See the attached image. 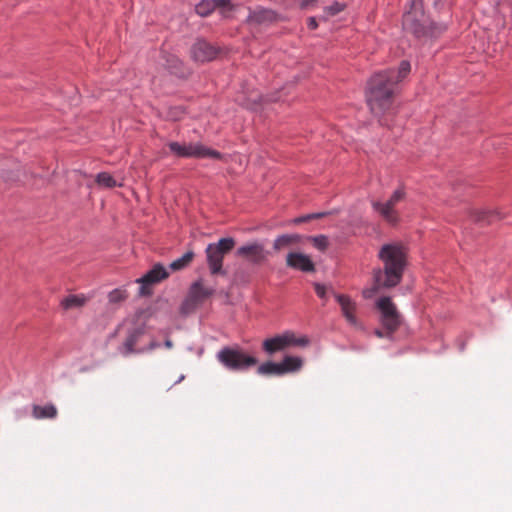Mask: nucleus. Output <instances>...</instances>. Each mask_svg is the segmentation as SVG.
I'll use <instances>...</instances> for the list:
<instances>
[{
  "label": "nucleus",
  "instance_id": "nucleus-1",
  "mask_svg": "<svg viewBox=\"0 0 512 512\" xmlns=\"http://www.w3.org/2000/svg\"><path fill=\"white\" fill-rule=\"evenodd\" d=\"M411 71V64L408 60H402L397 69L389 68L373 74L367 82L366 102L371 112L380 117L381 125L388 126L382 118L392 104L397 91V85L405 79Z\"/></svg>",
  "mask_w": 512,
  "mask_h": 512
},
{
  "label": "nucleus",
  "instance_id": "nucleus-2",
  "mask_svg": "<svg viewBox=\"0 0 512 512\" xmlns=\"http://www.w3.org/2000/svg\"><path fill=\"white\" fill-rule=\"evenodd\" d=\"M383 268L373 270L374 284L371 288L363 290L364 298H371L380 289H390L399 285L403 279L407 266V252L398 244H384L378 253Z\"/></svg>",
  "mask_w": 512,
  "mask_h": 512
},
{
  "label": "nucleus",
  "instance_id": "nucleus-3",
  "mask_svg": "<svg viewBox=\"0 0 512 512\" xmlns=\"http://www.w3.org/2000/svg\"><path fill=\"white\" fill-rule=\"evenodd\" d=\"M403 28L416 39H434L440 37L447 25L433 21L423 10L422 0H412L411 9L403 15Z\"/></svg>",
  "mask_w": 512,
  "mask_h": 512
},
{
  "label": "nucleus",
  "instance_id": "nucleus-4",
  "mask_svg": "<svg viewBox=\"0 0 512 512\" xmlns=\"http://www.w3.org/2000/svg\"><path fill=\"white\" fill-rule=\"evenodd\" d=\"M235 239L225 237L219 239L217 243H210L206 247V260L212 275H225L223 270V260L225 255L231 252L235 246Z\"/></svg>",
  "mask_w": 512,
  "mask_h": 512
},
{
  "label": "nucleus",
  "instance_id": "nucleus-5",
  "mask_svg": "<svg viewBox=\"0 0 512 512\" xmlns=\"http://www.w3.org/2000/svg\"><path fill=\"white\" fill-rule=\"evenodd\" d=\"M216 357L225 368L232 371H244L258 363L257 358L246 354L238 347L225 346Z\"/></svg>",
  "mask_w": 512,
  "mask_h": 512
},
{
  "label": "nucleus",
  "instance_id": "nucleus-6",
  "mask_svg": "<svg viewBox=\"0 0 512 512\" xmlns=\"http://www.w3.org/2000/svg\"><path fill=\"white\" fill-rule=\"evenodd\" d=\"M214 289L204 287L201 280H197L189 288L188 294L181 303L180 312L183 315H188L195 311L201 304L205 302L211 295Z\"/></svg>",
  "mask_w": 512,
  "mask_h": 512
},
{
  "label": "nucleus",
  "instance_id": "nucleus-7",
  "mask_svg": "<svg viewBox=\"0 0 512 512\" xmlns=\"http://www.w3.org/2000/svg\"><path fill=\"white\" fill-rule=\"evenodd\" d=\"M381 312V323L389 334L394 333L401 326V316L395 304L388 296L380 297L376 303Z\"/></svg>",
  "mask_w": 512,
  "mask_h": 512
},
{
  "label": "nucleus",
  "instance_id": "nucleus-8",
  "mask_svg": "<svg viewBox=\"0 0 512 512\" xmlns=\"http://www.w3.org/2000/svg\"><path fill=\"white\" fill-rule=\"evenodd\" d=\"M168 270L161 263H156L142 277L136 280L140 284L139 295L150 296L151 286L160 283L169 277Z\"/></svg>",
  "mask_w": 512,
  "mask_h": 512
},
{
  "label": "nucleus",
  "instance_id": "nucleus-9",
  "mask_svg": "<svg viewBox=\"0 0 512 512\" xmlns=\"http://www.w3.org/2000/svg\"><path fill=\"white\" fill-rule=\"evenodd\" d=\"M147 327L144 323L135 325L128 329L127 337L123 342L120 352L124 356H128L133 353H142L145 349L136 348V345L140 342L142 337L146 334Z\"/></svg>",
  "mask_w": 512,
  "mask_h": 512
},
{
  "label": "nucleus",
  "instance_id": "nucleus-10",
  "mask_svg": "<svg viewBox=\"0 0 512 512\" xmlns=\"http://www.w3.org/2000/svg\"><path fill=\"white\" fill-rule=\"evenodd\" d=\"M219 51L218 47L209 43L205 39H197L191 47V58L195 62H210L217 57Z\"/></svg>",
  "mask_w": 512,
  "mask_h": 512
},
{
  "label": "nucleus",
  "instance_id": "nucleus-11",
  "mask_svg": "<svg viewBox=\"0 0 512 512\" xmlns=\"http://www.w3.org/2000/svg\"><path fill=\"white\" fill-rule=\"evenodd\" d=\"M335 300L341 307V312L346 321L354 327H361L360 322L356 317L357 304L350 296L345 294H334Z\"/></svg>",
  "mask_w": 512,
  "mask_h": 512
},
{
  "label": "nucleus",
  "instance_id": "nucleus-12",
  "mask_svg": "<svg viewBox=\"0 0 512 512\" xmlns=\"http://www.w3.org/2000/svg\"><path fill=\"white\" fill-rule=\"evenodd\" d=\"M186 151L189 154L185 155L184 158H196V159L211 158V159H215V160H222L224 158V155L221 152L214 150L212 148H209L200 142L187 143Z\"/></svg>",
  "mask_w": 512,
  "mask_h": 512
},
{
  "label": "nucleus",
  "instance_id": "nucleus-13",
  "mask_svg": "<svg viewBox=\"0 0 512 512\" xmlns=\"http://www.w3.org/2000/svg\"><path fill=\"white\" fill-rule=\"evenodd\" d=\"M247 20L251 23L263 25L283 21L284 17L272 9L257 7L254 10H250Z\"/></svg>",
  "mask_w": 512,
  "mask_h": 512
},
{
  "label": "nucleus",
  "instance_id": "nucleus-14",
  "mask_svg": "<svg viewBox=\"0 0 512 512\" xmlns=\"http://www.w3.org/2000/svg\"><path fill=\"white\" fill-rule=\"evenodd\" d=\"M236 256L246 258L254 264H259L265 259L264 246L256 241L247 243L237 249Z\"/></svg>",
  "mask_w": 512,
  "mask_h": 512
},
{
  "label": "nucleus",
  "instance_id": "nucleus-15",
  "mask_svg": "<svg viewBox=\"0 0 512 512\" xmlns=\"http://www.w3.org/2000/svg\"><path fill=\"white\" fill-rule=\"evenodd\" d=\"M288 267L302 272H314L315 265L308 255L300 252H290L286 257Z\"/></svg>",
  "mask_w": 512,
  "mask_h": 512
},
{
  "label": "nucleus",
  "instance_id": "nucleus-16",
  "mask_svg": "<svg viewBox=\"0 0 512 512\" xmlns=\"http://www.w3.org/2000/svg\"><path fill=\"white\" fill-rule=\"evenodd\" d=\"M290 339L287 336V331L276 335L272 338H267L262 343V349L269 355L280 352L289 347Z\"/></svg>",
  "mask_w": 512,
  "mask_h": 512
},
{
  "label": "nucleus",
  "instance_id": "nucleus-17",
  "mask_svg": "<svg viewBox=\"0 0 512 512\" xmlns=\"http://www.w3.org/2000/svg\"><path fill=\"white\" fill-rule=\"evenodd\" d=\"M372 208L377 212L387 223L396 225L399 222V214L395 210V207L382 203L380 201H372Z\"/></svg>",
  "mask_w": 512,
  "mask_h": 512
},
{
  "label": "nucleus",
  "instance_id": "nucleus-18",
  "mask_svg": "<svg viewBox=\"0 0 512 512\" xmlns=\"http://www.w3.org/2000/svg\"><path fill=\"white\" fill-rule=\"evenodd\" d=\"M471 217L477 223L492 224L505 216L498 210H473Z\"/></svg>",
  "mask_w": 512,
  "mask_h": 512
},
{
  "label": "nucleus",
  "instance_id": "nucleus-19",
  "mask_svg": "<svg viewBox=\"0 0 512 512\" xmlns=\"http://www.w3.org/2000/svg\"><path fill=\"white\" fill-rule=\"evenodd\" d=\"M58 415V410L53 403H47L43 406L32 405V417L36 420L55 419Z\"/></svg>",
  "mask_w": 512,
  "mask_h": 512
},
{
  "label": "nucleus",
  "instance_id": "nucleus-20",
  "mask_svg": "<svg viewBox=\"0 0 512 512\" xmlns=\"http://www.w3.org/2000/svg\"><path fill=\"white\" fill-rule=\"evenodd\" d=\"M283 375L293 373L301 369L303 360L297 356H285L280 362Z\"/></svg>",
  "mask_w": 512,
  "mask_h": 512
},
{
  "label": "nucleus",
  "instance_id": "nucleus-21",
  "mask_svg": "<svg viewBox=\"0 0 512 512\" xmlns=\"http://www.w3.org/2000/svg\"><path fill=\"white\" fill-rule=\"evenodd\" d=\"M302 237L299 234H283L278 236L273 242V249L279 251L292 244L299 243Z\"/></svg>",
  "mask_w": 512,
  "mask_h": 512
},
{
  "label": "nucleus",
  "instance_id": "nucleus-22",
  "mask_svg": "<svg viewBox=\"0 0 512 512\" xmlns=\"http://www.w3.org/2000/svg\"><path fill=\"white\" fill-rule=\"evenodd\" d=\"M195 257V254L192 250H189L187 251L186 253H184L180 258L172 261L169 265V268L172 270V271H180V270H183L185 268H187L191 262L193 261Z\"/></svg>",
  "mask_w": 512,
  "mask_h": 512
},
{
  "label": "nucleus",
  "instance_id": "nucleus-23",
  "mask_svg": "<svg viewBox=\"0 0 512 512\" xmlns=\"http://www.w3.org/2000/svg\"><path fill=\"white\" fill-rule=\"evenodd\" d=\"M257 373L259 375H267V376H270V375L282 376L283 375L282 369H281V364L275 363L272 361H267L265 363H262L257 368Z\"/></svg>",
  "mask_w": 512,
  "mask_h": 512
},
{
  "label": "nucleus",
  "instance_id": "nucleus-24",
  "mask_svg": "<svg viewBox=\"0 0 512 512\" xmlns=\"http://www.w3.org/2000/svg\"><path fill=\"white\" fill-rule=\"evenodd\" d=\"M217 8L215 0H202L195 6V12L201 17L209 16Z\"/></svg>",
  "mask_w": 512,
  "mask_h": 512
},
{
  "label": "nucleus",
  "instance_id": "nucleus-25",
  "mask_svg": "<svg viewBox=\"0 0 512 512\" xmlns=\"http://www.w3.org/2000/svg\"><path fill=\"white\" fill-rule=\"evenodd\" d=\"M167 67L171 74H174L179 78H183L186 76L183 62L175 56H172L171 58L167 59Z\"/></svg>",
  "mask_w": 512,
  "mask_h": 512
},
{
  "label": "nucleus",
  "instance_id": "nucleus-26",
  "mask_svg": "<svg viewBox=\"0 0 512 512\" xmlns=\"http://www.w3.org/2000/svg\"><path fill=\"white\" fill-rule=\"evenodd\" d=\"M96 183L104 188L121 186V184H118L114 177H112V175L107 172L98 173L96 176Z\"/></svg>",
  "mask_w": 512,
  "mask_h": 512
},
{
  "label": "nucleus",
  "instance_id": "nucleus-27",
  "mask_svg": "<svg viewBox=\"0 0 512 512\" xmlns=\"http://www.w3.org/2000/svg\"><path fill=\"white\" fill-rule=\"evenodd\" d=\"M85 303V298L78 295H69L61 301V306L65 309L81 307Z\"/></svg>",
  "mask_w": 512,
  "mask_h": 512
},
{
  "label": "nucleus",
  "instance_id": "nucleus-28",
  "mask_svg": "<svg viewBox=\"0 0 512 512\" xmlns=\"http://www.w3.org/2000/svg\"><path fill=\"white\" fill-rule=\"evenodd\" d=\"M170 152L175 155L176 157H179V158H184L185 155H188L189 153H187L186 151V146H187V143H180V142H176V141H172V142H169L167 144Z\"/></svg>",
  "mask_w": 512,
  "mask_h": 512
},
{
  "label": "nucleus",
  "instance_id": "nucleus-29",
  "mask_svg": "<svg viewBox=\"0 0 512 512\" xmlns=\"http://www.w3.org/2000/svg\"><path fill=\"white\" fill-rule=\"evenodd\" d=\"M308 239L312 242L313 246L321 252H324L329 246V240L326 235L310 236Z\"/></svg>",
  "mask_w": 512,
  "mask_h": 512
},
{
  "label": "nucleus",
  "instance_id": "nucleus-30",
  "mask_svg": "<svg viewBox=\"0 0 512 512\" xmlns=\"http://www.w3.org/2000/svg\"><path fill=\"white\" fill-rule=\"evenodd\" d=\"M406 197V192L404 187H398L390 196V198L386 201L387 204L395 207L399 202L404 200Z\"/></svg>",
  "mask_w": 512,
  "mask_h": 512
},
{
  "label": "nucleus",
  "instance_id": "nucleus-31",
  "mask_svg": "<svg viewBox=\"0 0 512 512\" xmlns=\"http://www.w3.org/2000/svg\"><path fill=\"white\" fill-rule=\"evenodd\" d=\"M329 213L327 212H318V213H311V214H306V215H302V216H299V217H296L292 220V222L294 224H301V223H304V222H307V221H310V220H313V219H320L326 215H328Z\"/></svg>",
  "mask_w": 512,
  "mask_h": 512
},
{
  "label": "nucleus",
  "instance_id": "nucleus-32",
  "mask_svg": "<svg viewBox=\"0 0 512 512\" xmlns=\"http://www.w3.org/2000/svg\"><path fill=\"white\" fill-rule=\"evenodd\" d=\"M345 8H346V4L345 3H341V2L335 1L331 5L325 7L324 11L329 16H335V15L341 13L342 11H344Z\"/></svg>",
  "mask_w": 512,
  "mask_h": 512
},
{
  "label": "nucleus",
  "instance_id": "nucleus-33",
  "mask_svg": "<svg viewBox=\"0 0 512 512\" xmlns=\"http://www.w3.org/2000/svg\"><path fill=\"white\" fill-rule=\"evenodd\" d=\"M287 336L290 339L289 347L290 346L305 347V346H307L309 344V339L307 337L297 338L295 336V334L293 332H291V331H287Z\"/></svg>",
  "mask_w": 512,
  "mask_h": 512
},
{
  "label": "nucleus",
  "instance_id": "nucleus-34",
  "mask_svg": "<svg viewBox=\"0 0 512 512\" xmlns=\"http://www.w3.org/2000/svg\"><path fill=\"white\" fill-rule=\"evenodd\" d=\"M126 297V292L120 289H114L108 294V299L110 303L122 302L126 299Z\"/></svg>",
  "mask_w": 512,
  "mask_h": 512
},
{
  "label": "nucleus",
  "instance_id": "nucleus-35",
  "mask_svg": "<svg viewBox=\"0 0 512 512\" xmlns=\"http://www.w3.org/2000/svg\"><path fill=\"white\" fill-rule=\"evenodd\" d=\"M314 289L317 294V296L321 299H325L326 297V287L323 284L315 283Z\"/></svg>",
  "mask_w": 512,
  "mask_h": 512
},
{
  "label": "nucleus",
  "instance_id": "nucleus-36",
  "mask_svg": "<svg viewBox=\"0 0 512 512\" xmlns=\"http://www.w3.org/2000/svg\"><path fill=\"white\" fill-rule=\"evenodd\" d=\"M307 26L310 30H315L318 27V23L315 17H309L307 19Z\"/></svg>",
  "mask_w": 512,
  "mask_h": 512
},
{
  "label": "nucleus",
  "instance_id": "nucleus-37",
  "mask_svg": "<svg viewBox=\"0 0 512 512\" xmlns=\"http://www.w3.org/2000/svg\"><path fill=\"white\" fill-rule=\"evenodd\" d=\"M159 347V343H157L156 341L152 340L148 345L147 347H144L143 349H145V351H150V350H153L155 348Z\"/></svg>",
  "mask_w": 512,
  "mask_h": 512
},
{
  "label": "nucleus",
  "instance_id": "nucleus-38",
  "mask_svg": "<svg viewBox=\"0 0 512 512\" xmlns=\"http://www.w3.org/2000/svg\"><path fill=\"white\" fill-rule=\"evenodd\" d=\"M217 2V7H226L230 5V0H215Z\"/></svg>",
  "mask_w": 512,
  "mask_h": 512
},
{
  "label": "nucleus",
  "instance_id": "nucleus-39",
  "mask_svg": "<svg viewBox=\"0 0 512 512\" xmlns=\"http://www.w3.org/2000/svg\"><path fill=\"white\" fill-rule=\"evenodd\" d=\"M313 0H302L301 2V7L302 8H305L306 6L309 5L310 2H312Z\"/></svg>",
  "mask_w": 512,
  "mask_h": 512
},
{
  "label": "nucleus",
  "instance_id": "nucleus-40",
  "mask_svg": "<svg viewBox=\"0 0 512 512\" xmlns=\"http://www.w3.org/2000/svg\"><path fill=\"white\" fill-rule=\"evenodd\" d=\"M164 344H165V346H166L167 348H171V347H172V345H173V343H172V341H171L170 339H167V340L165 341V343H164Z\"/></svg>",
  "mask_w": 512,
  "mask_h": 512
},
{
  "label": "nucleus",
  "instance_id": "nucleus-41",
  "mask_svg": "<svg viewBox=\"0 0 512 512\" xmlns=\"http://www.w3.org/2000/svg\"><path fill=\"white\" fill-rule=\"evenodd\" d=\"M375 334H376L378 337H382V336H383V333H382L380 330H376V331H375Z\"/></svg>",
  "mask_w": 512,
  "mask_h": 512
},
{
  "label": "nucleus",
  "instance_id": "nucleus-42",
  "mask_svg": "<svg viewBox=\"0 0 512 512\" xmlns=\"http://www.w3.org/2000/svg\"><path fill=\"white\" fill-rule=\"evenodd\" d=\"M184 379V375H181L178 379V381L176 383H179L180 381H182Z\"/></svg>",
  "mask_w": 512,
  "mask_h": 512
}]
</instances>
